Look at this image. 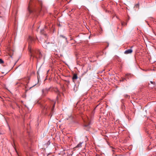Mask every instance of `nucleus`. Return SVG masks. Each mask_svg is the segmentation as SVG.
I'll return each mask as SVG.
<instances>
[{"label": "nucleus", "mask_w": 156, "mask_h": 156, "mask_svg": "<svg viewBox=\"0 0 156 156\" xmlns=\"http://www.w3.org/2000/svg\"><path fill=\"white\" fill-rule=\"evenodd\" d=\"M28 40L29 41V50L30 52L31 53V56L34 57H35L37 58H41L42 57V55L41 53V52L38 49L35 50L33 51L32 53L31 51V43L34 42V39L31 37L29 36L28 37Z\"/></svg>", "instance_id": "nucleus-1"}, {"label": "nucleus", "mask_w": 156, "mask_h": 156, "mask_svg": "<svg viewBox=\"0 0 156 156\" xmlns=\"http://www.w3.org/2000/svg\"><path fill=\"white\" fill-rule=\"evenodd\" d=\"M51 87L46 88L42 90V95L43 96H46L48 92L51 90Z\"/></svg>", "instance_id": "nucleus-2"}, {"label": "nucleus", "mask_w": 156, "mask_h": 156, "mask_svg": "<svg viewBox=\"0 0 156 156\" xmlns=\"http://www.w3.org/2000/svg\"><path fill=\"white\" fill-rule=\"evenodd\" d=\"M32 2V0H30L28 5V7L27 9V10L30 13H31L35 11L34 9L33 10L31 7V2Z\"/></svg>", "instance_id": "nucleus-3"}, {"label": "nucleus", "mask_w": 156, "mask_h": 156, "mask_svg": "<svg viewBox=\"0 0 156 156\" xmlns=\"http://www.w3.org/2000/svg\"><path fill=\"white\" fill-rule=\"evenodd\" d=\"M85 123L86 124L84 126L85 127H87L89 129V125L90 124V121L88 117H87L86 119L84 120Z\"/></svg>", "instance_id": "nucleus-4"}, {"label": "nucleus", "mask_w": 156, "mask_h": 156, "mask_svg": "<svg viewBox=\"0 0 156 156\" xmlns=\"http://www.w3.org/2000/svg\"><path fill=\"white\" fill-rule=\"evenodd\" d=\"M131 47V48H132ZM133 52V50L131 48L126 50L124 52V53L126 54H128L131 53Z\"/></svg>", "instance_id": "nucleus-5"}, {"label": "nucleus", "mask_w": 156, "mask_h": 156, "mask_svg": "<svg viewBox=\"0 0 156 156\" xmlns=\"http://www.w3.org/2000/svg\"><path fill=\"white\" fill-rule=\"evenodd\" d=\"M49 42H45L43 44L42 46L44 48H47L49 47Z\"/></svg>", "instance_id": "nucleus-6"}, {"label": "nucleus", "mask_w": 156, "mask_h": 156, "mask_svg": "<svg viewBox=\"0 0 156 156\" xmlns=\"http://www.w3.org/2000/svg\"><path fill=\"white\" fill-rule=\"evenodd\" d=\"M133 76V75L130 74H127L126 76V79H129L130 78H131Z\"/></svg>", "instance_id": "nucleus-7"}, {"label": "nucleus", "mask_w": 156, "mask_h": 156, "mask_svg": "<svg viewBox=\"0 0 156 156\" xmlns=\"http://www.w3.org/2000/svg\"><path fill=\"white\" fill-rule=\"evenodd\" d=\"M51 90L52 91H54L55 92H56V93L58 94L59 93V91L58 90V89L57 88H53L52 89H51Z\"/></svg>", "instance_id": "nucleus-8"}, {"label": "nucleus", "mask_w": 156, "mask_h": 156, "mask_svg": "<svg viewBox=\"0 0 156 156\" xmlns=\"http://www.w3.org/2000/svg\"><path fill=\"white\" fill-rule=\"evenodd\" d=\"M77 78L78 76H77V74H74L72 77V79L73 80V81H74V80L77 79Z\"/></svg>", "instance_id": "nucleus-9"}, {"label": "nucleus", "mask_w": 156, "mask_h": 156, "mask_svg": "<svg viewBox=\"0 0 156 156\" xmlns=\"http://www.w3.org/2000/svg\"><path fill=\"white\" fill-rule=\"evenodd\" d=\"M82 143L80 142L76 147L75 148H80L81 147Z\"/></svg>", "instance_id": "nucleus-10"}, {"label": "nucleus", "mask_w": 156, "mask_h": 156, "mask_svg": "<svg viewBox=\"0 0 156 156\" xmlns=\"http://www.w3.org/2000/svg\"><path fill=\"white\" fill-rule=\"evenodd\" d=\"M53 101V107H52V108H51L52 111L53 110V109H54V108L55 106V102L54 101Z\"/></svg>", "instance_id": "nucleus-11"}, {"label": "nucleus", "mask_w": 156, "mask_h": 156, "mask_svg": "<svg viewBox=\"0 0 156 156\" xmlns=\"http://www.w3.org/2000/svg\"><path fill=\"white\" fill-rule=\"evenodd\" d=\"M4 63L2 59L0 58V64H2Z\"/></svg>", "instance_id": "nucleus-12"}, {"label": "nucleus", "mask_w": 156, "mask_h": 156, "mask_svg": "<svg viewBox=\"0 0 156 156\" xmlns=\"http://www.w3.org/2000/svg\"><path fill=\"white\" fill-rule=\"evenodd\" d=\"M126 79L125 78H122L121 79V80L120 81H124V80H126Z\"/></svg>", "instance_id": "nucleus-13"}, {"label": "nucleus", "mask_w": 156, "mask_h": 156, "mask_svg": "<svg viewBox=\"0 0 156 156\" xmlns=\"http://www.w3.org/2000/svg\"><path fill=\"white\" fill-rule=\"evenodd\" d=\"M135 6L137 7H139V5L138 4H137Z\"/></svg>", "instance_id": "nucleus-14"}, {"label": "nucleus", "mask_w": 156, "mask_h": 156, "mask_svg": "<svg viewBox=\"0 0 156 156\" xmlns=\"http://www.w3.org/2000/svg\"><path fill=\"white\" fill-rule=\"evenodd\" d=\"M60 36L61 37H63V38H65V37H64L62 35H61Z\"/></svg>", "instance_id": "nucleus-15"}, {"label": "nucleus", "mask_w": 156, "mask_h": 156, "mask_svg": "<svg viewBox=\"0 0 156 156\" xmlns=\"http://www.w3.org/2000/svg\"><path fill=\"white\" fill-rule=\"evenodd\" d=\"M124 24H125V23L124 22H122V26H124Z\"/></svg>", "instance_id": "nucleus-16"}, {"label": "nucleus", "mask_w": 156, "mask_h": 156, "mask_svg": "<svg viewBox=\"0 0 156 156\" xmlns=\"http://www.w3.org/2000/svg\"><path fill=\"white\" fill-rule=\"evenodd\" d=\"M74 10H75V9H72V10H71V11H74Z\"/></svg>", "instance_id": "nucleus-17"}, {"label": "nucleus", "mask_w": 156, "mask_h": 156, "mask_svg": "<svg viewBox=\"0 0 156 156\" xmlns=\"http://www.w3.org/2000/svg\"><path fill=\"white\" fill-rule=\"evenodd\" d=\"M150 82L152 84H153L154 83V82H153L151 81Z\"/></svg>", "instance_id": "nucleus-18"}, {"label": "nucleus", "mask_w": 156, "mask_h": 156, "mask_svg": "<svg viewBox=\"0 0 156 156\" xmlns=\"http://www.w3.org/2000/svg\"><path fill=\"white\" fill-rule=\"evenodd\" d=\"M36 84H35L34 85L33 87L34 86L36 85Z\"/></svg>", "instance_id": "nucleus-19"}, {"label": "nucleus", "mask_w": 156, "mask_h": 156, "mask_svg": "<svg viewBox=\"0 0 156 156\" xmlns=\"http://www.w3.org/2000/svg\"><path fill=\"white\" fill-rule=\"evenodd\" d=\"M86 129L87 130H88V129Z\"/></svg>", "instance_id": "nucleus-20"}, {"label": "nucleus", "mask_w": 156, "mask_h": 156, "mask_svg": "<svg viewBox=\"0 0 156 156\" xmlns=\"http://www.w3.org/2000/svg\"><path fill=\"white\" fill-rule=\"evenodd\" d=\"M74 90H75V87H74Z\"/></svg>", "instance_id": "nucleus-21"}, {"label": "nucleus", "mask_w": 156, "mask_h": 156, "mask_svg": "<svg viewBox=\"0 0 156 156\" xmlns=\"http://www.w3.org/2000/svg\"><path fill=\"white\" fill-rule=\"evenodd\" d=\"M74 90H75V87H74Z\"/></svg>", "instance_id": "nucleus-22"}]
</instances>
